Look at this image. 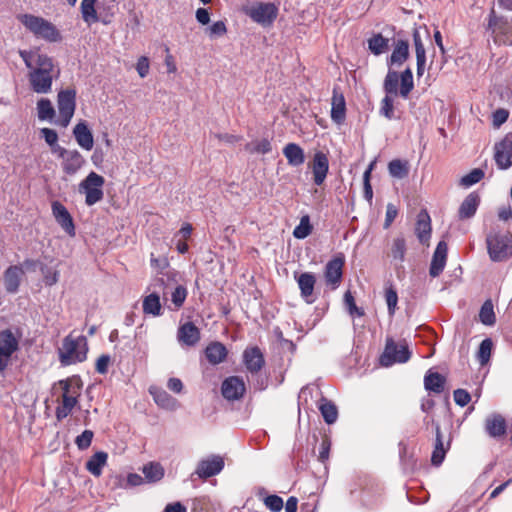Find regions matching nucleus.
Instances as JSON below:
<instances>
[{
  "mask_svg": "<svg viewBox=\"0 0 512 512\" xmlns=\"http://www.w3.org/2000/svg\"><path fill=\"white\" fill-rule=\"evenodd\" d=\"M19 56L27 68L29 88L36 94H49L53 81L60 76V68L54 59L40 49L20 50Z\"/></svg>",
  "mask_w": 512,
  "mask_h": 512,
  "instance_id": "f257e3e1",
  "label": "nucleus"
},
{
  "mask_svg": "<svg viewBox=\"0 0 512 512\" xmlns=\"http://www.w3.org/2000/svg\"><path fill=\"white\" fill-rule=\"evenodd\" d=\"M385 97L381 101L380 114L388 120L395 118L393 96L400 95L407 99L414 89L413 73L410 67H407L401 73L389 69L383 82Z\"/></svg>",
  "mask_w": 512,
  "mask_h": 512,
  "instance_id": "f03ea898",
  "label": "nucleus"
},
{
  "mask_svg": "<svg viewBox=\"0 0 512 512\" xmlns=\"http://www.w3.org/2000/svg\"><path fill=\"white\" fill-rule=\"evenodd\" d=\"M18 20L37 39L48 43L62 41V34L59 29L49 20L33 14H20Z\"/></svg>",
  "mask_w": 512,
  "mask_h": 512,
  "instance_id": "7ed1b4c3",
  "label": "nucleus"
},
{
  "mask_svg": "<svg viewBox=\"0 0 512 512\" xmlns=\"http://www.w3.org/2000/svg\"><path fill=\"white\" fill-rule=\"evenodd\" d=\"M486 246L491 261L505 262L512 257V234L492 230L486 236Z\"/></svg>",
  "mask_w": 512,
  "mask_h": 512,
  "instance_id": "20e7f679",
  "label": "nucleus"
},
{
  "mask_svg": "<svg viewBox=\"0 0 512 512\" xmlns=\"http://www.w3.org/2000/svg\"><path fill=\"white\" fill-rule=\"evenodd\" d=\"M88 343L85 336L73 337L71 334L63 339L59 349V360L62 365L68 366L83 362L87 358Z\"/></svg>",
  "mask_w": 512,
  "mask_h": 512,
  "instance_id": "39448f33",
  "label": "nucleus"
},
{
  "mask_svg": "<svg viewBox=\"0 0 512 512\" xmlns=\"http://www.w3.org/2000/svg\"><path fill=\"white\" fill-rule=\"evenodd\" d=\"M105 179L96 172H90L79 184V192L85 195V203L92 206L103 199Z\"/></svg>",
  "mask_w": 512,
  "mask_h": 512,
  "instance_id": "423d86ee",
  "label": "nucleus"
},
{
  "mask_svg": "<svg viewBox=\"0 0 512 512\" xmlns=\"http://www.w3.org/2000/svg\"><path fill=\"white\" fill-rule=\"evenodd\" d=\"M19 350V336L10 329L0 331V374H3L11 363L14 353Z\"/></svg>",
  "mask_w": 512,
  "mask_h": 512,
  "instance_id": "0eeeda50",
  "label": "nucleus"
},
{
  "mask_svg": "<svg viewBox=\"0 0 512 512\" xmlns=\"http://www.w3.org/2000/svg\"><path fill=\"white\" fill-rule=\"evenodd\" d=\"M57 108L59 118L57 124L66 128L76 109V90L73 88L64 89L58 92L57 95Z\"/></svg>",
  "mask_w": 512,
  "mask_h": 512,
  "instance_id": "6e6552de",
  "label": "nucleus"
},
{
  "mask_svg": "<svg viewBox=\"0 0 512 512\" xmlns=\"http://www.w3.org/2000/svg\"><path fill=\"white\" fill-rule=\"evenodd\" d=\"M411 357V352L405 342L396 343L393 339H387L384 352L380 356V364L390 367L395 363H406Z\"/></svg>",
  "mask_w": 512,
  "mask_h": 512,
  "instance_id": "1a4fd4ad",
  "label": "nucleus"
},
{
  "mask_svg": "<svg viewBox=\"0 0 512 512\" xmlns=\"http://www.w3.org/2000/svg\"><path fill=\"white\" fill-rule=\"evenodd\" d=\"M488 29L496 41L504 45H512V25L505 17H498L492 10L489 14Z\"/></svg>",
  "mask_w": 512,
  "mask_h": 512,
  "instance_id": "9d476101",
  "label": "nucleus"
},
{
  "mask_svg": "<svg viewBox=\"0 0 512 512\" xmlns=\"http://www.w3.org/2000/svg\"><path fill=\"white\" fill-rule=\"evenodd\" d=\"M246 14L262 26H270L277 17L278 8L274 3H256L246 10Z\"/></svg>",
  "mask_w": 512,
  "mask_h": 512,
  "instance_id": "9b49d317",
  "label": "nucleus"
},
{
  "mask_svg": "<svg viewBox=\"0 0 512 512\" xmlns=\"http://www.w3.org/2000/svg\"><path fill=\"white\" fill-rule=\"evenodd\" d=\"M60 385L62 386V404L56 408V418L60 421L66 418L75 405L77 404L79 396V388L72 387L68 380H61Z\"/></svg>",
  "mask_w": 512,
  "mask_h": 512,
  "instance_id": "f8f14e48",
  "label": "nucleus"
},
{
  "mask_svg": "<svg viewBox=\"0 0 512 512\" xmlns=\"http://www.w3.org/2000/svg\"><path fill=\"white\" fill-rule=\"evenodd\" d=\"M224 466L225 462L223 457L213 454L198 462L194 474H196L200 479L206 480L218 475L224 469Z\"/></svg>",
  "mask_w": 512,
  "mask_h": 512,
  "instance_id": "ddd939ff",
  "label": "nucleus"
},
{
  "mask_svg": "<svg viewBox=\"0 0 512 512\" xmlns=\"http://www.w3.org/2000/svg\"><path fill=\"white\" fill-rule=\"evenodd\" d=\"M56 155L62 159V169L67 175L76 174L84 165L85 159L77 150H67L64 147H57Z\"/></svg>",
  "mask_w": 512,
  "mask_h": 512,
  "instance_id": "4468645a",
  "label": "nucleus"
},
{
  "mask_svg": "<svg viewBox=\"0 0 512 512\" xmlns=\"http://www.w3.org/2000/svg\"><path fill=\"white\" fill-rule=\"evenodd\" d=\"M344 263V257L340 255L329 260L325 266V281L326 284L329 285L332 289H336L341 283Z\"/></svg>",
  "mask_w": 512,
  "mask_h": 512,
  "instance_id": "2eb2a0df",
  "label": "nucleus"
},
{
  "mask_svg": "<svg viewBox=\"0 0 512 512\" xmlns=\"http://www.w3.org/2000/svg\"><path fill=\"white\" fill-rule=\"evenodd\" d=\"M52 215L57 224L70 236L76 234L75 225L68 209L59 201H53L51 204Z\"/></svg>",
  "mask_w": 512,
  "mask_h": 512,
  "instance_id": "dca6fc26",
  "label": "nucleus"
},
{
  "mask_svg": "<svg viewBox=\"0 0 512 512\" xmlns=\"http://www.w3.org/2000/svg\"><path fill=\"white\" fill-rule=\"evenodd\" d=\"M245 391L244 380L239 376H230L222 382L221 392L227 400H239L243 397Z\"/></svg>",
  "mask_w": 512,
  "mask_h": 512,
  "instance_id": "f3484780",
  "label": "nucleus"
},
{
  "mask_svg": "<svg viewBox=\"0 0 512 512\" xmlns=\"http://www.w3.org/2000/svg\"><path fill=\"white\" fill-rule=\"evenodd\" d=\"M243 363L249 373L257 375L265 365V359L259 347H248L243 352Z\"/></svg>",
  "mask_w": 512,
  "mask_h": 512,
  "instance_id": "a211bd4d",
  "label": "nucleus"
},
{
  "mask_svg": "<svg viewBox=\"0 0 512 512\" xmlns=\"http://www.w3.org/2000/svg\"><path fill=\"white\" fill-rule=\"evenodd\" d=\"M295 280L300 289V295L308 304L315 302L314 287L316 284V276L312 272H303L299 275L295 274Z\"/></svg>",
  "mask_w": 512,
  "mask_h": 512,
  "instance_id": "6ab92c4d",
  "label": "nucleus"
},
{
  "mask_svg": "<svg viewBox=\"0 0 512 512\" xmlns=\"http://www.w3.org/2000/svg\"><path fill=\"white\" fill-rule=\"evenodd\" d=\"M484 430L486 434L491 438H502L507 431V423L505 418L499 413L489 414L484 421Z\"/></svg>",
  "mask_w": 512,
  "mask_h": 512,
  "instance_id": "aec40b11",
  "label": "nucleus"
},
{
  "mask_svg": "<svg viewBox=\"0 0 512 512\" xmlns=\"http://www.w3.org/2000/svg\"><path fill=\"white\" fill-rule=\"evenodd\" d=\"M329 171V160L325 153L318 151L314 154L312 161L313 181L317 186H321Z\"/></svg>",
  "mask_w": 512,
  "mask_h": 512,
  "instance_id": "412c9836",
  "label": "nucleus"
},
{
  "mask_svg": "<svg viewBox=\"0 0 512 512\" xmlns=\"http://www.w3.org/2000/svg\"><path fill=\"white\" fill-rule=\"evenodd\" d=\"M409 58V43L407 40H397L395 42V46L393 51L389 57L386 59V64L388 66V70L393 67H400L403 65Z\"/></svg>",
  "mask_w": 512,
  "mask_h": 512,
  "instance_id": "4be33fe9",
  "label": "nucleus"
},
{
  "mask_svg": "<svg viewBox=\"0 0 512 512\" xmlns=\"http://www.w3.org/2000/svg\"><path fill=\"white\" fill-rule=\"evenodd\" d=\"M447 251V244L444 241H440L436 246L431 260L429 269V274L431 277H438L443 272L447 260Z\"/></svg>",
  "mask_w": 512,
  "mask_h": 512,
  "instance_id": "5701e85b",
  "label": "nucleus"
},
{
  "mask_svg": "<svg viewBox=\"0 0 512 512\" xmlns=\"http://www.w3.org/2000/svg\"><path fill=\"white\" fill-rule=\"evenodd\" d=\"M431 218L426 210H421L417 215L415 234L422 244L428 243L431 237Z\"/></svg>",
  "mask_w": 512,
  "mask_h": 512,
  "instance_id": "b1692460",
  "label": "nucleus"
},
{
  "mask_svg": "<svg viewBox=\"0 0 512 512\" xmlns=\"http://www.w3.org/2000/svg\"><path fill=\"white\" fill-rule=\"evenodd\" d=\"M77 144L84 150L90 151L94 145L93 134L84 121L77 123L73 129Z\"/></svg>",
  "mask_w": 512,
  "mask_h": 512,
  "instance_id": "393cba45",
  "label": "nucleus"
},
{
  "mask_svg": "<svg viewBox=\"0 0 512 512\" xmlns=\"http://www.w3.org/2000/svg\"><path fill=\"white\" fill-rule=\"evenodd\" d=\"M177 338L181 344L194 346L200 340V331L192 322H187L179 327Z\"/></svg>",
  "mask_w": 512,
  "mask_h": 512,
  "instance_id": "a878e982",
  "label": "nucleus"
},
{
  "mask_svg": "<svg viewBox=\"0 0 512 512\" xmlns=\"http://www.w3.org/2000/svg\"><path fill=\"white\" fill-rule=\"evenodd\" d=\"M346 117V102L342 93L336 88L333 89L331 103V119L336 124H342Z\"/></svg>",
  "mask_w": 512,
  "mask_h": 512,
  "instance_id": "bb28decb",
  "label": "nucleus"
},
{
  "mask_svg": "<svg viewBox=\"0 0 512 512\" xmlns=\"http://www.w3.org/2000/svg\"><path fill=\"white\" fill-rule=\"evenodd\" d=\"M480 204V196L476 192H471L462 201L459 210L458 217L461 220L472 218Z\"/></svg>",
  "mask_w": 512,
  "mask_h": 512,
  "instance_id": "cd10ccee",
  "label": "nucleus"
},
{
  "mask_svg": "<svg viewBox=\"0 0 512 512\" xmlns=\"http://www.w3.org/2000/svg\"><path fill=\"white\" fill-rule=\"evenodd\" d=\"M23 273L22 268L17 265L7 268L4 273V285L7 292L16 293L18 291Z\"/></svg>",
  "mask_w": 512,
  "mask_h": 512,
  "instance_id": "c85d7f7f",
  "label": "nucleus"
},
{
  "mask_svg": "<svg viewBox=\"0 0 512 512\" xmlns=\"http://www.w3.org/2000/svg\"><path fill=\"white\" fill-rule=\"evenodd\" d=\"M283 154L290 166L298 167L305 162L304 150L296 143L286 144Z\"/></svg>",
  "mask_w": 512,
  "mask_h": 512,
  "instance_id": "c756f323",
  "label": "nucleus"
},
{
  "mask_svg": "<svg viewBox=\"0 0 512 512\" xmlns=\"http://www.w3.org/2000/svg\"><path fill=\"white\" fill-rule=\"evenodd\" d=\"M227 349L220 342H212L205 349V356L212 365L222 363L227 357Z\"/></svg>",
  "mask_w": 512,
  "mask_h": 512,
  "instance_id": "7c9ffc66",
  "label": "nucleus"
},
{
  "mask_svg": "<svg viewBox=\"0 0 512 512\" xmlns=\"http://www.w3.org/2000/svg\"><path fill=\"white\" fill-rule=\"evenodd\" d=\"M108 454L104 451H98L93 454L86 462V469L93 476L99 477L102 474L103 467L107 464Z\"/></svg>",
  "mask_w": 512,
  "mask_h": 512,
  "instance_id": "2f4dec72",
  "label": "nucleus"
},
{
  "mask_svg": "<svg viewBox=\"0 0 512 512\" xmlns=\"http://www.w3.org/2000/svg\"><path fill=\"white\" fill-rule=\"evenodd\" d=\"M149 391L158 406L168 410L177 409L178 401L165 390L152 387Z\"/></svg>",
  "mask_w": 512,
  "mask_h": 512,
  "instance_id": "473e14b6",
  "label": "nucleus"
},
{
  "mask_svg": "<svg viewBox=\"0 0 512 512\" xmlns=\"http://www.w3.org/2000/svg\"><path fill=\"white\" fill-rule=\"evenodd\" d=\"M445 378L438 372L429 370L424 377V387L427 391L440 394L444 390Z\"/></svg>",
  "mask_w": 512,
  "mask_h": 512,
  "instance_id": "72a5a7b5",
  "label": "nucleus"
},
{
  "mask_svg": "<svg viewBox=\"0 0 512 512\" xmlns=\"http://www.w3.org/2000/svg\"><path fill=\"white\" fill-rule=\"evenodd\" d=\"M369 51L375 55L379 56L389 49V39L385 38L381 33L373 34L367 40Z\"/></svg>",
  "mask_w": 512,
  "mask_h": 512,
  "instance_id": "f704fd0d",
  "label": "nucleus"
},
{
  "mask_svg": "<svg viewBox=\"0 0 512 512\" xmlns=\"http://www.w3.org/2000/svg\"><path fill=\"white\" fill-rule=\"evenodd\" d=\"M143 312L154 317L161 315L162 306L160 297L156 293H151L143 299Z\"/></svg>",
  "mask_w": 512,
  "mask_h": 512,
  "instance_id": "c9c22d12",
  "label": "nucleus"
},
{
  "mask_svg": "<svg viewBox=\"0 0 512 512\" xmlns=\"http://www.w3.org/2000/svg\"><path fill=\"white\" fill-rule=\"evenodd\" d=\"M97 0H82L81 14L85 23L91 25L99 21V17L95 8Z\"/></svg>",
  "mask_w": 512,
  "mask_h": 512,
  "instance_id": "e433bc0d",
  "label": "nucleus"
},
{
  "mask_svg": "<svg viewBox=\"0 0 512 512\" xmlns=\"http://www.w3.org/2000/svg\"><path fill=\"white\" fill-rule=\"evenodd\" d=\"M319 410L327 424H333L338 418L336 405L324 397L320 400Z\"/></svg>",
  "mask_w": 512,
  "mask_h": 512,
  "instance_id": "4c0bfd02",
  "label": "nucleus"
},
{
  "mask_svg": "<svg viewBox=\"0 0 512 512\" xmlns=\"http://www.w3.org/2000/svg\"><path fill=\"white\" fill-rule=\"evenodd\" d=\"M37 116L41 121H51L55 116V109L51 101L47 98H41L37 101Z\"/></svg>",
  "mask_w": 512,
  "mask_h": 512,
  "instance_id": "58836bf2",
  "label": "nucleus"
},
{
  "mask_svg": "<svg viewBox=\"0 0 512 512\" xmlns=\"http://www.w3.org/2000/svg\"><path fill=\"white\" fill-rule=\"evenodd\" d=\"M142 472L145 476V479L148 482H157L161 480L164 476V469L163 467L156 462H150L146 465H144Z\"/></svg>",
  "mask_w": 512,
  "mask_h": 512,
  "instance_id": "ea45409f",
  "label": "nucleus"
},
{
  "mask_svg": "<svg viewBox=\"0 0 512 512\" xmlns=\"http://www.w3.org/2000/svg\"><path fill=\"white\" fill-rule=\"evenodd\" d=\"M388 170L392 177L403 179L409 173L408 163L399 159L392 160L388 164Z\"/></svg>",
  "mask_w": 512,
  "mask_h": 512,
  "instance_id": "a19ab883",
  "label": "nucleus"
},
{
  "mask_svg": "<svg viewBox=\"0 0 512 512\" xmlns=\"http://www.w3.org/2000/svg\"><path fill=\"white\" fill-rule=\"evenodd\" d=\"M512 154L507 150L501 149L498 144L495 145L494 159L499 169L506 170L512 166Z\"/></svg>",
  "mask_w": 512,
  "mask_h": 512,
  "instance_id": "79ce46f5",
  "label": "nucleus"
},
{
  "mask_svg": "<svg viewBox=\"0 0 512 512\" xmlns=\"http://www.w3.org/2000/svg\"><path fill=\"white\" fill-rule=\"evenodd\" d=\"M245 150L250 154H267L271 152L272 146L268 139H262L247 143Z\"/></svg>",
  "mask_w": 512,
  "mask_h": 512,
  "instance_id": "37998d69",
  "label": "nucleus"
},
{
  "mask_svg": "<svg viewBox=\"0 0 512 512\" xmlns=\"http://www.w3.org/2000/svg\"><path fill=\"white\" fill-rule=\"evenodd\" d=\"M492 346L493 342L490 338H486L480 343L476 358L481 366H484L489 362Z\"/></svg>",
  "mask_w": 512,
  "mask_h": 512,
  "instance_id": "c03bdc74",
  "label": "nucleus"
},
{
  "mask_svg": "<svg viewBox=\"0 0 512 512\" xmlns=\"http://www.w3.org/2000/svg\"><path fill=\"white\" fill-rule=\"evenodd\" d=\"M391 254L394 260L403 262L406 254V241L403 237H397L393 240Z\"/></svg>",
  "mask_w": 512,
  "mask_h": 512,
  "instance_id": "a18cd8bd",
  "label": "nucleus"
},
{
  "mask_svg": "<svg viewBox=\"0 0 512 512\" xmlns=\"http://www.w3.org/2000/svg\"><path fill=\"white\" fill-rule=\"evenodd\" d=\"M479 318H480V321L484 325L491 326L495 323V321H496L495 313L493 310V305L490 301H486L482 305V307L480 309V313H479Z\"/></svg>",
  "mask_w": 512,
  "mask_h": 512,
  "instance_id": "49530a36",
  "label": "nucleus"
},
{
  "mask_svg": "<svg viewBox=\"0 0 512 512\" xmlns=\"http://www.w3.org/2000/svg\"><path fill=\"white\" fill-rule=\"evenodd\" d=\"M312 226L310 224V218L308 215L303 216L300 219V223L295 227L293 236L297 239H304L310 235Z\"/></svg>",
  "mask_w": 512,
  "mask_h": 512,
  "instance_id": "de8ad7c7",
  "label": "nucleus"
},
{
  "mask_svg": "<svg viewBox=\"0 0 512 512\" xmlns=\"http://www.w3.org/2000/svg\"><path fill=\"white\" fill-rule=\"evenodd\" d=\"M385 300L389 314L391 316L394 315L398 303V294L392 285L386 286L385 288Z\"/></svg>",
  "mask_w": 512,
  "mask_h": 512,
  "instance_id": "09e8293b",
  "label": "nucleus"
},
{
  "mask_svg": "<svg viewBox=\"0 0 512 512\" xmlns=\"http://www.w3.org/2000/svg\"><path fill=\"white\" fill-rule=\"evenodd\" d=\"M483 177L484 171L480 168H475L461 178L460 184L464 187H470L478 183Z\"/></svg>",
  "mask_w": 512,
  "mask_h": 512,
  "instance_id": "8fccbe9b",
  "label": "nucleus"
},
{
  "mask_svg": "<svg viewBox=\"0 0 512 512\" xmlns=\"http://www.w3.org/2000/svg\"><path fill=\"white\" fill-rule=\"evenodd\" d=\"M344 304L351 316L356 315L358 317H361L364 315V310L362 308L357 307L355 299L349 290L346 291L344 294Z\"/></svg>",
  "mask_w": 512,
  "mask_h": 512,
  "instance_id": "3c124183",
  "label": "nucleus"
},
{
  "mask_svg": "<svg viewBox=\"0 0 512 512\" xmlns=\"http://www.w3.org/2000/svg\"><path fill=\"white\" fill-rule=\"evenodd\" d=\"M41 134L44 138V140L46 141V143L51 147V151L53 154H56L57 151V147H61L60 145H58V134L55 130L53 129H50V128H42L41 129Z\"/></svg>",
  "mask_w": 512,
  "mask_h": 512,
  "instance_id": "603ef678",
  "label": "nucleus"
},
{
  "mask_svg": "<svg viewBox=\"0 0 512 512\" xmlns=\"http://www.w3.org/2000/svg\"><path fill=\"white\" fill-rule=\"evenodd\" d=\"M94 437V433L91 430H84L80 435H78L75 439V444L79 450H86L90 447L92 440Z\"/></svg>",
  "mask_w": 512,
  "mask_h": 512,
  "instance_id": "864d4df0",
  "label": "nucleus"
},
{
  "mask_svg": "<svg viewBox=\"0 0 512 512\" xmlns=\"http://www.w3.org/2000/svg\"><path fill=\"white\" fill-rule=\"evenodd\" d=\"M207 33L210 38L222 37L227 33L226 23L222 20L214 22L207 28Z\"/></svg>",
  "mask_w": 512,
  "mask_h": 512,
  "instance_id": "5fc2aeb1",
  "label": "nucleus"
},
{
  "mask_svg": "<svg viewBox=\"0 0 512 512\" xmlns=\"http://www.w3.org/2000/svg\"><path fill=\"white\" fill-rule=\"evenodd\" d=\"M186 297H187V289L182 285L177 286L171 295V300H172V303L175 305V308H177V309L180 308L183 305V303L185 302Z\"/></svg>",
  "mask_w": 512,
  "mask_h": 512,
  "instance_id": "6e6d98bb",
  "label": "nucleus"
},
{
  "mask_svg": "<svg viewBox=\"0 0 512 512\" xmlns=\"http://www.w3.org/2000/svg\"><path fill=\"white\" fill-rule=\"evenodd\" d=\"M40 269L43 274L44 282L47 286L55 285L58 282L59 272L57 270L48 268L45 265H41Z\"/></svg>",
  "mask_w": 512,
  "mask_h": 512,
  "instance_id": "4d7b16f0",
  "label": "nucleus"
},
{
  "mask_svg": "<svg viewBox=\"0 0 512 512\" xmlns=\"http://www.w3.org/2000/svg\"><path fill=\"white\" fill-rule=\"evenodd\" d=\"M264 504L272 512H279L283 508V499L278 495H269L264 499Z\"/></svg>",
  "mask_w": 512,
  "mask_h": 512,
  "instance_id": "13d9d810",
  "label": "nucleus"
},
{
  "mask_svg": "<svg viewBox=\"0 0 512 512\" xmlns=\"http://www.w3.org/2000/svg\"><path fill=\"white\" fill-rule=\"evenodd\" d=\"M454 401L460 407L466 406L470 400V394L464 389H456L453 393Z\"/></svg>",
  "mask_w": 512,
  "mask_h": 512,
  "instance_id": "bf43d9fd",
  "label": "nucleus"
},
{
  "mask_svg": "<svg viewBox=\"0 0 512 512\" xmlns=\"http://www.w3.org/2000/svg\"><path fill=\"white\" fill-rule=\"evenodd\" d=\"M150 69L149 59L146 56H141L138 58L136 63V70L141 78H145Z\"/></svg>",
  "mask_w": 512,
  "mask_h": 512,
  "instance_id": "052dcab7",
  "label": "nucleus"
},
{
  "mask_svg": "<svg viewBox=\"0 0 512 512\" xmlns=\"http://www.w3.org/2000/svg\"><path fill=\"white\" fill-rule=\"evenodd\" d=\"M111 362V358L109 355L107 354H103L101 355L97 361H96V371L99 373V374H106L108 372V367H109V364Z\"/></svg>",
  "mask_w": 512,
  "mask_h": 512,
  "instance_id": "680f3d73",
  "label": "nucleus"
},
{
  "mask_svg": "<svg viewBox=\"0 0 512 512\" xmlns=\"http://www.w3.org/2000/svg\"><path fill=\"white\" fill-rule=\"evenodd\" d=\"M398 215V209L395 205L392 203H389L386 208V215H385V222H384V228L387 229L391 226L392 222L395 220V218Z\"/></svg>",
  "mask_w": 512,
  "mask_h": 512,
  "instance_id": "e2e57ef3",
  "label": "nucleus"
},
{
  "mask_svg": "<svg viewBox=\"0 0 512 512\" xmlns=\"http://www.w3.org/2000/svg\"><path fill=\"white\" fill-rule=\"evenodd\" d=\"M508 117H509L508 110L503 109V108L497 109L493 113V125L497 128L500 127L503 123H505L507 121Z\"/></svg>",
  "mask_w": 512,
  "mask_h": 512,
  "instance_id": "0e129e2a",
  "label": "nucleus"
},
{
  "mask_svg": "<svg viewBox=\"0 0 512 512\" xmlns=\"http://www.w3.org/2000/svg\"><path fill=\"white\" fill-rule=\"evenodd\" d=\"M413 42L416 56H426V50L422 42L420 33L417 29H415L413 32Z\"/></svg>",
  "mask_w": 512,
  "mask_h": 512,
  "instance_id": "69168bd1",
  "label": "nucleus"
},
{
  "mask_svg": "<svg viewBox=\"0 0 512 512\" xmlns=\"http://www.w3.org/2000/svg\"><path fill=\"white\" fill-rule=\"evenodd\" d=\"M449 443L447 444V448H441V449H434L433 452H432V456H431V462L433 465L435 466H439L442 464L444 458H445V455H446V452L449 448Z\"/></svg>",
  "mask_w": 512,
  "mask_h": 512,
  "instance_id": "338daca9",
  "label": "nucleus"
},
{
  "mask_svg": "<svg viewBox=\"0 0 512 512\" xmlns=\"http://www.w3.org/2000/svg\"><path fill=\"white\" fill-rule=\"evenodd\" d=\"M163 512H187V508L181 502L177 501L167 504Z\"/></svg>",
  "mask_w": 512,
  "mask_h": 512,
  "instance_id": "774afa93",
  "label": "nucleus"
}]
</instances>
